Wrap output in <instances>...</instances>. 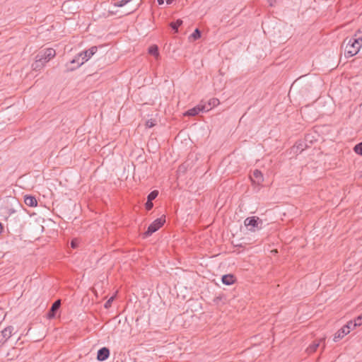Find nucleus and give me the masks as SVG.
Wrapping results in <instances>:
<instances>
[{"label":"nucleus","mask_w":362,"mask_h":362,"mask_svg":"<svg viewBox=\"0 0 362 362\" xmlns=\"http://www.w3.org/2000/svg\"><path fill=\"white\" fill-rule=\"evenodd\" d=\"M61 306V300H57L51 306L49 310L47 313V317L49 319L54 318L56 315V313L58 311Z\"/></svg>","instance_id":"6e6552de"},{"label":"nucleus","mask_w":362,"mask_h":362,"mask_svg":"<svg viewBox=\"0 0 362 362\" xmlns=\"http://www.w3.org/2000/svg\"><path fill=\"white\" fill-rule=\"evenodd\" d=\"M343 46L346 58L358 54L362 47V32L358 31L352 37L346 38L343 42Z\"/></svg>","instance_id":"f257e3e1"},{"label":"nucleus","mask_w":362,"mask_h":362,"mask_svg":"<svg viewBox=\"0 0 362 362\" xmlns=\"http://www.w3.org/2000/svg\"><path fill=\"white\" fill-rule=\"evenodd\" d=\"M235 280V276L233 274H226L222 276V282L225 285H232Z\"/></svg>","instance_id":"2eb2a0df"},{"label":"nucleus","mask_w":362,"mask_h":362,"mask_svg":"<svg viewBox=\"0 0 362 362\" xmlns=\"http://www.w3.org/2000/svg\"><path fill=\"white\" fill-rule=\"evenodd\" d=\"M165 222V216H162L156 219L150 226L148 227L147 230L144 233V237L147 238L151 236L153 233L156 232L160 228Z\"/></svg>","instance_id":"f03ea898"},{"label":"nucleus","mask_w":362,"mask_h":362,"mask_svg":"<svg viewBox=\"0 0 362 362\" xmlns=\"http://www.w3.org/2000/svg\"><path fill=\"white\" fill-rule=\"evenodd\" d=\"M325 341V339H320L319 341H315L311 344L306 349L308 354L314 353L317 348L320 346V343Z\"/></svg>","instance_id":"ddd939ff"},{"label":"nucleus","mask_w":362,"mask_h":362,"mask_svg":"<svg viewBox=\"0 0 362 362\" xmlns=\"http://www.w3.org/2000/svg\"><path fill=\"white\" fill-rule=\"evenodd\" d=\"M132 1V0H121L119 1L116 2L115 4V6H117V7H122V6H125L126 4H127L128 3H129Z\"/></svg>","instance_id":"b1692460"},{"label":"nucleus","mask_w":362,"mask_h":362,"mask_svg":"<svg viewBox=\"0 0 362 362\" xmlns=\"http://www.w3.org/2000/svg\"><path fill=\"white\" fill-rule=\"evenodd\" d=\"M158 195V191L153 190L151 192H150L147 197V199L148 201H153L154 200Z\"/></svg>","instance_id":"aec40b11"},{"label":"nucleus","mask_w":362,"mask_h":362,"mask_svg":"<svg viewBox=\"0 0 362 362\" xmlns=\"http://www.w3.org/2000/svg\"><path fill=\"white\" fill-rule=\"evenodd\" d=\"M277 0H267L270 6H274Z\"/></svg>","instance_id":"c756f323"},{"label":"nucleus","mask_w":362,"mask_h":362,"mask_svg":"<svg viewBox=\"0 0 362 362\" xmlns=\"http://www.w3.org/2000/svg\"><path fill=\"white\" fill-rule=\"evenodd\" d=\"M2 229H3V228H2V225H1V223H0V233H1V231H2Z\"/></svg>","instance_id":"473e14b6"},{"label":"nucleus","mask_w":362,"mask_h":362,"mask_svg":"<svg viewBox=\"0 0 362 362\" xmlns=\"http://www.w3.org/2000/svg\"><path fill=\"white\" fill-rule=\"evenodd\" d=\"M354 320L358 326L361 325H362V315L358 316Z\"/></svg>","instance_id":"cd10ccee"},{"label":"nucleus","mask_w":362,"mask_h":362,"mask_svg":"<svg viewBox=\"0 0 362 362\" xmlns=\"http://www.w3.org/2000/svg\"><path fill=\"white\" fill-rule=\"evenodd\" d=\"M145 206H146V209L148 211L151 210V209L153 208V204L152 201H148V200L147 199V202H146V203L145 204Z\"/></svg>","instance_id":"a878e982"},{"label":"nucleus","mask_w":362,"mask_h":362,"mask_svg":"<svg viewBox=\"0 0 362 362\" xmlns=\"http://www.w3.org/2000/svg\"><path fill=\"white\" fill-rule=\"evenodd\" d=\"M159 5H162L164 4V0H157Z\"/></svg>","instance_id":"7c9ffc66"},{"label":"nucleus","mask_w":362,"mask_h":362,"mask_svg":"<svg viewBox=\"0 0 362 362\" xmlns=\"http://www.w3.org/2000/svg\"><path fill=\"white\" fill-rule=\"evenodd\" d=\"M81 58L79 57L78 54L77 56L75 57L74 59H73L71 62H70V64L72 65V64H75L74 66H67V70L68 71H74L75 69H76L77 68H78L79 66H81L82 64H81Z\"/></svg>","instance_id":"4468645a"},{"label":"nucleus","mask_w":362,"mask_h":362,"mask_svg":"<svg viewBox=\"0 0 362 362\" xmlns=\"http://www.w3.org/2000/svg\"><path fill=\"white\" fill-rule=\"evenodd\" d=\"M45 63L42 62V61H38L37 59H35V62L33 64L32 66L34 70H40L45 66Z\"/></svg>","instance_id":"6ab92c4d"},{"label":"nucleus","mask_w":362,"mask_h":362,"mask_svg":"<svg viewBox=\"0 0 362 362\" xmlns=\"http://www.w3.org/2000/svg\"><path fill=\"white\" fill-rule=\"evenodd\" d=\"M219 104V100L217 98H211L209 100L208 103L206 104L209 108V111L214 107L217 106Z\"/></svg>","instance_id":"a211bd4d"},{"label":"nucleus","mask_w":362,"mask_h":362,"mask_svg":"<svg viewBox=\"0 0 362 362\" xmlns=\"http://www.w3.org/2000/svg\"><path fill=\"white\" fill-rule=\"evenodd\" d=\"M174 0H165L167 4H171Z\"/></svg>","instance_id":"2f4dec72"},{"label":"nucleus","mask_w":362,"mask_h":362,"mask_svg":"<svg viewBox=\"0 0 362 362\" xmlns=\"http://www.w3.org/2000/svg\"><path fill=\"white\" fill-rule=\"evenodd\" d=\"M190 37L193 38L194 40H198L201 37V32L200 30L197 28L194 31V33L191 35Z\"/></svg>","instance_id":"412c9836"},{"label":"nucleus","mask_w":362,"mask_h":362,"mask_svg":"<svg viewBox=\"0 0 362 362\" xmlns=\"http://www.w3.org/2000/svg\"><path fill=\"white\" fill-rule=\"evenodd\" d=\"M17 351V350H16V348H13V349H12V350H11V351Z\"/></svg>","instance_id":"72a5a7b5"},{"label":"nucleus","mask_w":362,"mask_h":362,"mask_svg":"<svg viewBox=\"0 0 362 362\" xmlns=\"http://www.w3.org/2000/svg\"><path fill=\"white\" fill-rule=\"evenodd\" d=\"M354 150L357 154L362 156V142L356 144L354 146Z\"/></svg>","instance_id":"4be33fe9"},{"label":"nucleus","mask_w":362,"mask_h":362,"mask_svg":"<svg viewBox=\"0 0 362 362\" xmlns=\"http://www.w3.org/2000/svg\"><path fill=\"white\" fill-rule=\"evenodd\" d=\"M78 240L74 239L71 242V247L74 249L78 247Z\"/></svg>","instance_id":"c85d7f7f"},{"label":"nucleus","mask_w":362,"mask_h":362,"mask_svg":"<svg viewBox=\"0 0 362 362\" xmlns=\"http://www.w3.org/2000/svg\"><path fill=\"white\" fill-rule=\"evenodd\" d=\"M209 111V108L208 107L206 106V104H200L199 105H197V107H194L190 110H189L186 115H189V116H195L197 115H198L200 112H208Z\"/></svg>","instance_id":"0eeeda50"},{"label":"nucleus","mask_w":362,"mask_h":362,"mask_svg":"<svg viewBox=\"0 0 362 362\" xmlns=\"http://www.w3.org/2000/svg\"><path fill=\"white\" fill-rule=\"evenodd\" d=\"M13 327L8 326L0 332V344H4L12 335Z\"/></svg>","instance_id":"423d86ee"},{"label":"nucleus","mask_w":362,"mask_h":362,"mask_svg":"<svg viewBox=\"0 0 362 362\" xmlns=\"http://www.w3.org/2000/svg\"><path fill=\"white\" fill-rule=\"evenodd\" d=\"M110 356V350L107 347H103L98 351L97 359L99 361H103L108 358Z\"/></svg>","instance_id":"9d476101"},{"label":"nucleus","mask_w":362,"mask_h":362,"mask_svg":"<svg viewBox=\"0 0 362 362\" xmlns=\"http://www.w3.org/2000/svg\"><path fill=\"white\" fill-rule=\"evenodd\" d=\"M244 223L250 231L255 232L262 228V221L257 216H251L247 218Z\"/></svg>","instance_id":"20e7f679"},{"label":"nucleus","mask_w":362,"mask_h":362,"mask_svg":"<svg viewBox=\"0 0 362 362\" xmlns=\"http://www.w3.org/2000/svg\"><path fill=\"white\" fill-rule=\"evenodd\" d=\"M349 332L350 331L349 330V327L346 328L345 326H344L335 333L333 340L334 341H338Z\"/></svg>","instance_id":"9b49d317"},{"label":"nucleus","mask_w":362,"mask_h":362,"mask_svg":"<svg viewBox=\"0 0 362 362\" xmlns=\"http://www.w3.org/2000/svg\"><path fill=\"white\" fill-rule=\"evenodd\" d=\"M156 125L155 121L153 119H149L146 122V127L147 128H151Z\"/></svg>","instance_id":"393cba45"},{"label":"nucleus","mask_w":362,"mask_h":362,"mask_svg":"<svg viewBox=\"0 0 362 362\" xmlns=\"http://www.w3.org/2000/svg\"><path fill=\"white\" fill-rule=\"evenodd\" d=\"M98 50L97 47L93 46L89 49L81 52L78 54L79 57L81 58V64H83L86 62H87Z\"/></svg>","instance_id":"39448f33"},{"label":"nucleus","mask_w":362,"mask_h":362,"mask_svg":"<svg viewBox=\"0 0 362 362\" xmlns=\"http://www.w3.org/2000/svg\"><path fill=\"white\" fill-rule=\"evenodd\" d=\"M250 179L252 182L257 185H260L264 180L263 175L259 170H255L253 171L252 174L250 175Z\"/></svg>","instance_id":"1a4fd4ad"},{"label":"nucleus","mask_w":362,"mask_h":362,"mask_svg":"<svg viewBox=\"0 0 362 362\" xmlns=\"http://www.w3.org/2000/svg\"><path fill=\"white\" fill-rule=\"evenodd\" d=\"M148 53L156 57V59L159 58L158 47L157 45H152L148 48Z\"/></svg>","instance_id":"dca6fc26"},{"label":"nucleus","mask_w":362,"mask_h":362,"mask_svg":"<svg viewBox=\"0 0 362 362\" xmlns=\"http://www.w3.org/2000/svg\"><path fill=\"white\" fill-rule=\"evenodd\" d=\"M56 55V51L53 48L43 49L37 54L35 59L38 61H42V62L47 63L51 59L54 58Z\"/></svg>","instance_id":"7ed1b4c3"},{"label":"nucleus","mask_w":362,"mask_h":362,"mask_svg":"<svg viewBox=\"0 0 362 362\" xmlns=\"http://www.w3.org/2000/svg\"><path fill=\"white\" fill-rule=\"evenodd\" d=\"M24 202L27 206L31 207L36 206L37 205L36 198L31 195H25L24 197Z\"/></svg>","instance_id":"f8f14e48"},{"label":"nucleus","mask_w":362,"mask_h":362,"mask_svg":"<svg viewBox=\"0 0 362 362\" xmlns=\"http://www.w3.org/2000/svg\"><path fill=\"white\" fill-rule=\"evenodd\" d=\"M346 328L349 327V330L351 331V329H354L355 327H356L358 325H356L355 320L354 321H349L347 322L346 325H344Z\"/></svg>","instance_id":"5701e85b"},{"label":"nucleus","mask_w":362,"mask_h":362,"mask_svg":"<svg viewBox=\"0 0 362 362\" xmlns=\"http://www.w3.org/2000/svg\"><path fill=\"white\" fill-rule=\"evenodd\" d=\"M182 24V21L180 19L177 20L175 22L170 23V25L175 33L178 32V28Z\"/></svg>","instance_id":"f3484780"},{"label":"nucleus","mask_w":362,"mask_h":362,"mask_svg":"<svg viewBox=\"0 0 362 362\" xmlns=\"http://www.w3.org/2000/svg\"><path fill=\"white\" fill-rule=\"evenodd\" d=\"M114 298H115V297H114V296H112L111 298H110L107 300V302H106V303H105V308H108L109 307H110V306H111V304H112V301L114 300Z\"/></svg>","instance_id":"bb28decb"}]
</instances>
